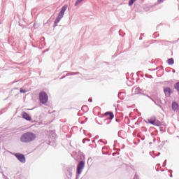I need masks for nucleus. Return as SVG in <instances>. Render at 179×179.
Instances as JSON below:
<instances>
[{"mask_svg":"<svg viewBox=\"0 0 179 179\" xmlns=\"http://www.w3.org/2000/svg\"><path fill=\"white\" fill-rule=\"evenodd\" d=\"M85 142H86V141H85V139H83V143H85Z\"/></svg>","mask_w":179,"mask_h":179,"instance_id":"27","label":"nucleus"},{"mask_svg":"<svg viewBox=\"0 0 179 179\" xmlns=\"http://www.w3.org/2000/svg\"><path fill=\"white\" fill-rule=\"evenodd\" d=\"M156 122V117L153 116L148 119L149 124H152L154 125L155 122Z\"/></svg>","mask_w":179,"mask_h":179,"instance_id":"8","label":"nucleus"},{"mask_svg":"<svg viewBox=\"0 0 179 179\" xmlns=\"http://www.w3.org/2000/svg\"><path fill=\"white\" fill-rule=\"evenodd\" d=\"M105 115H109L110 120H113V118H114V113H113V112H106L105 113Z\"/></svg>","mask_w":179,"mask_h":179,"instance_id":"9","label":"nucleus"},{"mask_svg":"<svg viewBox=\"0 0 179 179\" xmlns=\"http://www.w3.org/2000/svg\"><path fill=\"white\" fill-rule=\"evenodd\" d=\"M154 99L155 100V101H157V102L160 101V99L158 96L154 97Z\"/></svg>","mask_w":179,"mask_h":179,"instance_id":"16","label":"nucleus"},{"mask_svg":"<svg viewBox=\"0 0 179 179\" xmlns=\"http://www.w3.org/2000/svg\"><path fill=\"white\" fill-rule=\"evenodd\" d=\"M159 106V107H160V108H162V106H160V105H158Z\"/></svg>","mask_w":179,"mask_h":179,"instance_id":"29","label":"nucleus"},{"mask_svg":"<svg viewBox=\"0 0 179 179\" xmlns=\"http://www.w3.org/2000/svg\"><path fill=\"white\" fill-rule=\"evenodd\" d=\"M150 100H152V101H155V99L153 98H150Z\"/></svg>","mask_w":179,"mask_h":179,"instance_id":"24","label":"nucleus"},{"mask_svg":"<svg viewBox=\"0 0 179 179\" xmlns=\"http://www.w3.org/2000/svg\"><path fill=\"white\" fill-rule=\"evenodd\" d=\"M36 134L33 132H27L21 136L20 142L22 143H30V142H33V141H36Z\"/></svg>","mask_w":179,"mask_h":179,"instance_id":"1","label":"nucleus"},{"mask_svg":"<svg viewBox=\"0 0 179 179\" xmlns=\"http://www.w3.org/2000/svg\"><path fill=\"white\" fill-rule=\"evenodd\" d=\"M99 142H102L103 143H104V142H103V140H99Z\"/></svg>","mask_w":179,"mask_h":179,"instance_id":"26","label":"nucleus"},{"mask_svg":"<svg viewBox=\"0 0 179 179\" xmlns=\"http://www.w3.org/2000/svg\"><path fill=\"white\" fill-rule=\"evenodd\" d=\"M153 125H155L156 127H160V125H162V122L157 120H155V124Z\"/></svg>","mask_w":179,"mask_h":179,"instance_id":"10","label":"nucleus"},{"mask_svg":"<svg viewBox=\"0 0 179 179\" xmlns=\"http://www.w3.org/2000/svg\"><path fill=\"white\" fill-rule=\"evenodd\" d=\"M88 101H90V103H92V99H89Z\"/></svg>","mask_w":179,"mask_h":179,"instance_id":"22","label":"nucleus"},{"mask_svg":"<svg viewBox=\"0 0 179 179\" xmlns=\"http://www.w3.org/2000/svg\"><path fill=\"white\" fill-rule=\"evenodd\" d=\"M136 0H130L129 2V6H132V5H134V3L136 1Z\"/></svg>","mask_w":179,"mask_h":179,"instance_id":"14","label":"nucleus"},{"mask_svg":"<svg viewBox=\"0 0 179 179\" xmlns=\"http://www.w3.org/2000/svg\"><path fill=\"white\" fill-rule=\"evenodd\" d=\"M169 171H171V170H170Z\"/></svg>","mask_w":179,"mask_h":179,"instance_id":"34","label":"nucleus"},{"mask_svg":"<svg viewBox=\"0 0 179 179\" xmlns=\"http://www.w3.org/2000/svg\"><path fill=\"white\" fill-rule=\"evenodd\" d=\"M164 92L165 94V96L166 97H170V94L171 93V89H170V87H166L164 90Z\"/></svg>","mask_w":179,"mask_h":179,"instance_id":"7","label":"nucleus"},{"mask_svg":"<svg viewBox=\"0 0 179 179\" xmlns=\"http://www.w3.org/2000/svg\"><path fill=\"white\" fill-rule=\"evenodd\" d=\"M160 129L162 130V129H163V127H160Z\"/></svg>","mask_w":179,"mask_h":179,"instance_id":"30","label":"nucleus"},{"mask_svg":"<svg viewBox=\"0 0 179 179\" xmlns=\"http://www.w3.org/2000/svg\"><path fill=\"white\" fill-rule=\"evenodd\" d=\"M166 162H167V160H165L164 163L166 164Z\"/></svg>","mask_w":179,"mask_h":179,"instance_id":"31","label":"nucleus"},{"mask_svg":"<svg viewBox=\"0 0 179 179\" xmlns=\"http://www.w3.org/2000/svg\"><path fill=\"white\" fill-rule=\"evenodd\" d=\"M134 179H139V176L137 175H135Z\"/></svg>","mask_w":179,"mask_h":179,"instance_id":"18","label":"nucleus"},{"mask_svg":"<svg viewBox=\"0 0 179 179\" xmlns=\"http://www.w3.org/2000/svg\"><path fill=\"white\" fill-rule=\"evenodd\" d=\"M164 0H158L159 3H162V2H163Z\"/></svg>","mask_w":179,"mask_h":179,"instance_id":"20","label":"nucleus"},{"mask_svg":"<svg viewBox=\"0 0 179 179\" xmlns=\"http://www.w3.org/2000/svg\"><path fill=\"white\" fill-rule=\"evenodd\" d=\"M147 97H148V99H150V98H151L150 96H149V95H147Z\"/></svg>","mask_w":179,"mask_h":179,"instance_id":"28","label":"nucleus"},{"mask_svg":"<svg viewBox=\"0 0 179 179\" xmlns=\"http://www.w3.org/2000/svg\"><path fill=\"white\" fill-rule=\"evenodd\" d=\"M84 141H87L88 142H90V139H89V138H84Z\"/></svg>","mask_w":179,"mask_h":179,"instance_id":"19","label":"nucleus"},{"mask_svg":"<svg viewBox=\"0 0 179 179\" xmlns=\"http://www.w3.org/2000/svg\"><path fill=\"white\" fill-rule=\"evenodd\" d=\"M79 72H71V73H67L66 76H69V75L73 76V75H79Z\"/></svg>","mask_w":179,"mask_h":179,"instance_id":"12","label":"nucleus"},{"mask_svg":"<svg viewBox=\"0 0 179 179\" xmlns=\"http://www.w3.org/2000/svg\"><path fill=\"white\" fill-rule=\"evenodd\" d=\"M45 51H48V49H47Z\"/></svg>","mask_w":179,"mask_h":179,"instance_id":"33","label":"nucleus"},{"mask_svg":"<svg viewBox=\"0 0 179 179\" xmlns=\"http://www.w3.org/2000/svg\"><path fill=\"white\" fill-rule=\"evenodd\" d=\"M39 100L42 104H45L48 101V95L45 92H42L39 94Z\"/></svg>","mask_w":179,"mask_h":179,"instance_id":"4","label":"nucleus"},{"mask_svg":"<svg viewBox=\"0 0 179 179\" xmlns=\"http://www.w3.org/2000/svg\"><path fill=\"white\" fill-rule=\"evenodd\" d=\"M136 90L138 91V92H139V90H141V88L137 87V88H136Z\"/></svg>","mask_w":179,"mask_h":179,"instance_id":"21","label":"nucleus"},{"mask_svg":"<svg viewBox=\"0 0 179 179\" xmlns=\"http://www.w3.org/2000/svg\"><path fill=\"white\" fill-rule=\"evenodd\" d=\"M95 139H99V136H96Z\"/></svg>","mask_w":179,"mask_h":179,"instance_id":"25","label":"nucleus"},{"mask_svg":"<svg viewBox=\"0 0 179 179\" xmlns=\"http://www.w3.org/2000/svg\"><path fill=\"white\" fill-rule=\"evenodd\" d=\"M22 118H24V120H26L27 121H31V117L26 112H22Z\"/></svg>","mask_w":179,"mask_h":179,"instance_id":"6","label":"nucleus"},{"mask_svg":"<svg viewBox=\"0 0 179 179\" xmlns=\"http://www.w3.org/2000/svg\"><path fill=\"white\" fill-rule=\"evenodd\" d=\"M15 156L17 159V160L20 162V163H26V157H24V155L20 153H15Z\"/></svg>","mask_w":179,"mask_h":179,"instance_id":"5","label":"nucleus"},{"mask_svg":"<svg viewBox=\"0 0 179 179\" xmlns=\"http://www.w3.org/2000/svg\"><path fill=\"white\" fill-rule=\"evenodd\" d=\"M20 93H27V90L23 89H20Z\"/></svg>","mask_w":179,"mask_h":179,"instance_id":"15","label":"nucleus"},{"mask_svg":"<svg viewBox=\"0 0 179 179\" xmlns=\"http://www.w3.org/2000/svg\"><path fill=\"white\" fill-rule=\"evenodd\" d=\"M6 179H8V178H6Z\"/></svg>","mask_w":179,"mask_h":179,"instance_id":"35","label":"nucleus"},{"mask_svg":"<svg viewBox=\"0 0 179 179\" xmlns=\"http://www.w3.org/2000/svg\"><path fill=\"white\" fill-rule=\"evenodd\" d=\"M170 177H173V175H171Z\"/></svg>","mask_w":179,"mask_h":179,"instance_id":"32","label":"nucleus"},{"mask_svg":"<svg viewBox=\"0 0 179 179\" xmlns=\"http://www.w3.org/2000/svg\"><path fill=\"white\" fill-rule=\"evenodd\" d=\"M169 65H173L174 64V59L170 58L168 59Z\"/></svg>","mask_w":179,"mask_h":179,"instance_id":"11","label":"nucleus"},{"mask_svg":"<svg viewBox=\"0 0 179 179\" xmlns=\"http://www.w3.org/2000/svg\"><path fill=\"white\" fill-rule=\"evenodd\" d=\"M154 103L155 104H156V106H158L157 102L156 101L154 100Z\"/></svg>","mask_w":179,"mask_h":179,"instance_id":"23","label":"nucleus"},{"mask_svg":"<svg viewBox=\"0 0 179 179\" xmlns=\"http://www.w3.org/2000/svg\"><path fill=\"white\" fill-rule=\"evenodd\" d=\"M68 9V5H64L62 8L60 12L59 13V15L55 19L54 22V26L57 27L58 26V23L61 21V19L64 17V15H65V11Z\"/></svg>","mask_w":179,"mask_h":179,"instance_id":"2","label":"nucleus"},{"mask_svg":"<svg viewBox=\"0 0 179 179\" xmlns=\"http://www.w3.org/2000/svg\"><path fill=\"white\" fill-rule=\"evenodd\" d=\"M176 89L178 90V92H179V83H178L176 85Z\"/></svg>","mask_w":179,"mask_h":179,"instance_id":"17","label":"nucleus"},{"mask_svg":"<svg viewBox=\"0 0 179 179\" xmlns=\"http://www.w3.org/2000/svg\"><path fill=\"white\" fill-rule=\"evenodd\" d=\"M83 169H85V162L80 161L77 166V175L76 179L79 178V175L82 174Z\"/></svg>","mask_w":179,"mask_h":179,"instance_id":"3","label":"nucleus"},{"mask_svg":"<svg viewBox=\"0 0 179 179\" xmlns=\"http://www.w3.org/2000/svg\"><path fill=\"white\" fill-rule=\"evenodd\" d=\"M83 1H85V0H77L75 3V6H78V5L82 3V2H83Z\"/></svg>","mask_w":179,"mask_h":179,"instance_id":"13","label":"nucleus"}]
</instances>
